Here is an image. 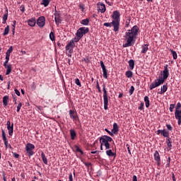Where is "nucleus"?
<instances>
[{"instance_id":"50","label":"nucleus","mask_w":181,"mask_h":181,"mask_svg":"<svg viewBox=\"0 0 181 181\" xmlns=\"http://www.w3.org/2000/svg\"><path fill=\"white\" fill-rule=\"evenodd\" d=\"M105 131L108 133V134L111 136H114V134L112 133V132H110L107 129H105Z\"/></svg>"},{"instance_id":"17","label":"nucleus","mask_w":181,"mask_h":181,"mask_svg":"<svg viewBox=\"0 0 181 181\" xmlns=\"http://www.w3.org/2000/svg\"><path fill=\"white\" fill-rule=\"evenodd\" d=\"M105 153H106L107 156H108L110 158V157H114V158L116 157V153H113L112 149L108 148L107 150H106Z\"/></svg>"},{"instance_id":"25","label":"nucleus","mask_w":181,"mask_h":181,"mask_svg":"<svg viewBox=\"0 0 181 181\" xmlns=\"http://www.w3.org/2000/svg\"><path fill=\"white\" fill-rule=\"evenodd\" d=\"M7 129H8V135L12 136L13 133V123L11 126H8Z\"/></svg>"},{"instance_id":"46","label":"nucleus","mask_w":181,"mask_h":181,"mask_svg":"<svg viewBox=\"0 0 181 181\" xmlns=\"http://www.w3.org/2000/svg\"><path fill=\"white\" fill-rule=\"evenodd\" d=\"M22 105H22L21 103H20L18 105L17 109H16V112H20V110L21 109Z\"/></svg>"},{"instance_id":"23","label":"nucleus","mask_w":181,"mask_h":181,"mask_svg":"<svg viewBox=\"0 0 181 181\" xmlns=\"http://www.w3.org/2000/svg\"><path fill=\"white\" fill-rule=\"evenodd\" d=\"M175 117L176 119H181V110H175Z\"/></svg>"},{"instance_id":"8","label":"nucleus","mask_w":181,"mask_h":181,"mask_svg":"<svg viewBox=\"0 0 181 181\" xmlns=\"http://www.w3.org/2000/svg\"><path fill=\"white\" fill-rule=\"evenodd\" d=\"M163 84V81H160V79H156L154 82L150 84L149 90H151L156 87L160 86V85Z\"/></svg>"},{"instance_id":"1","label":"nucleus","mask_w":181,"mask_h":181,"mask_svg":"<svg viewBox=\"0 0 181 181\" xmlns=\"http://www.w3.org/2000/svg\"><path fill=\"white\" fill-rule=\"evenodd\" d=\"M139 29L138 25H134L131 30H127L124 38L126 40V43L123 44V47H129L133 45V41L134 38L138 36V32Z\"/></svg>"},{"instance_id":"61","label":"nucleus","mask_w":181,"mask_h":181,"mask_svg":"<svg viewBox=\"0 0 181 181\" xmlns=\"http://www.w3.org/2000/svg\"><path fill=\"white\" fill-rule=\"evenodd\" d=\"M100 153V151H98L97 150L95 151H91L90 153L91 154H98Z\"/></svg>"},{"instance_id":"38","label":"nucleus","mask_w":181,"mask_h":181,"mask_svg":"<svg viewBox=\"0 0 181 181\" xmlns=\"http://www.w3.org/2000/svg\"><path fill=\"white\" fill-rule=\"evenodd\" d=\"M12 52H13V47H10L7 50L6 55L11 57V54L12 53Z\"/></svg>"},{"instance_id":"57","label":"nucleus","mask_w":181,"mask_h":181,"mask_svg":"<svg viewBox=\"0 0 181 181\" xmlns=\"http://www.w3.org/2000/svg\"><path fill=\"white\" fill-rule=\"evenodd\" d=\"M84 165L86 167H90L92 165V163H84Z\"/></svg>"},{"instance_id":"5","label":"nucleus","mask_w":181,"mask_h":181,"mask_svg":"<svg viewBox=\"0 0 181 181\" xmlns=\"http://www.w3.org/2000/svg\"><path fill=\"white\" fill-rule=\"evenodd\" d=\"M33 150H35V145L31 144V143H28L25 146V151L29 157L33 156L35 154Z\"/></svg>"},{"instance_id":"56","label":"nucleus","mask_w":181,"mask_h":181,"mask_svg":"<svg viewBox=\"0 0 181 181\" xmlns=\"http://www.w3.org/2000/svg\"><path fill=\"white\" fill-rule=\"evenodd\" d=\"M126 146H127V151H128V153L131 155L132 153H131L130 146L128 144H127Z\"/></svg>"},{"instance_id":"53","label":"nucleus","mask_w":181,"mask_h":181,"mask_svg":"<svg viewBox=\"0 0 181 181\" xmlns=\"http://www.w3.org/2000/svg\"><path fill=\"white\" fill-rule=\"evenodd\" d=\"M20 11L22 12V13H24L25 9V6H21L20 7Z\"/></svg>"},{"instance_id":"7","label":"nucleus","mask_w":181,"mask_h":181,"mask_svg":"<svg viewBox=\"0 0 181 181\" xmlns=\"http://www.w3.org/2000/svg\"><path fill=\"white\" fill-rule=\"evenodd\" d=\"M112 19L115 21L117 22L118 25L119 26L120 25V13L118 11H115L112 13Z\"/></svg>"},{"instance_id":"44","label":"nucleus","mask_w":181,"mask_h":181,"mask_svg":"<svg viewBox=\"0 0 181 181\" xmlns=\"http://www.w3.org/2000/svg\"><path fill=\"white\" fill-rule=\"evenodd\" d=\"M96 88L98 89V93H101V88L100 86L98 81H96Z\"/></svg>"},{"instance_id":"3","label":"nucleus","mask_w":181,"mask_h":181,"mask_svg":"<svg viewBox=\"0 0 181 181\" xmlns=\"http://www.w3.org/2000/svg\"><path fill=\"white\" fill-rule=\"evenodd\" d=\"M112 138L108 136H103L100 138V143L102 146H105V150L110 149V145L109 142H112Z\"/></svg>"},{"instance_id":"20","label":"nucleus","mask_w":181,"mask_h":181,"mask_svg":"<svg viewBox=\"0 0 181 181\" xmlns=\"http://www.w3.org/2000/svg\"><path fill=\"white\" fill-rule=\"evenodd\" d=\"M141 54H146L148 50V45L144 44L141 47Z\"/></svg>"},{"instance_id":"48","label":"nucleus","mask_w":181,"mask_h":181,"mask_svg":"<svg viewBox=\"0 0 181 181\" xmlns=\"http://www.w3.org/2000/svg\"><path fill=\"white\" fill-rule=\"evenodd\" d=\"M144 109V103L141 102L140 106L139 107V110H143Z\"/></svg>"},{"instance_id":"4","label":"nucleus","mask_w":181,"mask_h":181,"mask_svg":"<svg viewBox=\"0 0 181 181\" xmlns=\"http://www.w3.org/2000/svg\"><path fill=\"white\" fill-rule=\"evenodd\" d=\"M103 100H104V109L105 110H108V93L106 89V85L103 83Z\"/></svg>"},{"instance_id":"64","label":"nucleus","mask_w":181,"mask_h":181,"mask_svg":"<svg viewBox=\"0 0 181 181\" xmlns=\"http://www.w3.org/2000/svg\"><path fill=\"white\" fill-rule=\"evenodd\" d=\"M104 25L106 26L107 28H109V23H104Z\"/></svg>"},{"instance_id":"54","label":"nucleus","mask_w":181,"mask_h":181,"mask_svg":"<svg viewBox=\"0 0 181 181\" xmlns=\"http://www.w3.org/2000/svg\"><path fill=\"white\" fill-rule=\"evenodd\" d=\"M163 130H161V129H158L156 131V134L157 135H160V134H163Z\"/></svg>"},{"instance_id":"49","label":"nucleus","mask_w":181,"mask_h":181,"mask_svg":"<svg viewBox=\"0 0 181 181\" xmlns=\"http://www.w3.org/2000/svg\"><path fill=\"white\" fill-rule=\"evenodd\" d=\"M180 108H181V103H180V102H178V103L175 107V110H180Z\"/></svg>"},{"instance_id":"39","label":"nucleus","mask_w":181,"mask_h":181,"mask_svg":"<svg viewBox=\"0 0 181 181\" xmlns=\"http://www.w3.org/2000/svg\"><path fill=\"white\" fill-rule=\"evenodd\" d=\"M75 149H76V152H79V153H81L82 155L83 154V150H81V149L78 147V146L76 145V146H75Z\"/></svg>"},{"instance_id":"45","label":"nucleus","mask_w":181,"mask_h":181,"mask_svg":"<svg viewBox=\"0 0 181 181\" xmlns=\"http://www.w3.org/2000/svg\"><path fill=\"white\" fill-rule=\"evenodd\" d=\"M9 60H10V56L6 54V61L4 63V65L8 64Z\"/></svg>"},{"instance_id":"22","label":"nucleus","mask_w":181,"mask_h":181,"mask_svg":"<svg viewBox=\"0 0 181 181\" xmlns=\"http://www.w3.org/2000/svg\"><path fill=\"white\" fill-rule=\"evenodd\" d=\"M168 91V83L163 85V86H161V90L160 92V94H164L165 93H166Z\"/></svg>"},{"instance_id":"62","label":"nucleus","mask_w":181,"mask_h":181,"mask_svg":"<svg viewBox=\"0 0 181 181\" xmlns=\"http://www.w3.org/2000/svg\"><path fill=\"white\" fill-rule=\"evenodd\" d=\"M133 181H138L136 175H133Z\"/></svg>"},{"instance_id":"13","label":"nucleus","mask_w":181,"mask_h":181,"mask_svg":"<svg viewBox=\"0 0 181 181\" xmlns=\"http://www.w3.org/2000/svg\"><path fill=\"white\" fill-rule=\"evenodd\" d=\"M54 21L57 25H59L60 23H62V19L60 18V14L57 11H56L54 12Z\"/></svg>"},{"instance_id":"51","label":"nucleus","mask_w":181,"mask_h":181,"mask_svg":"<svg viewBox=\"0 0 181 181\" xmlns=\"http://www.w3.org/2000/svg\"><path fill=\"white\" fill-rule=\"evenodd\" d=\"M69 181H74L71 173L69 175Z\"/></svg>"},{"instance_id":"40","label":"nucleus","mask_w":181,"mask_h":181,"mask_svg":"<svg viewBox=\"0 0 181 181\" xmlns=\"http://www.w3.org/2000/svg\"><path fill=\"white\" fill-rule=\"evenodd\" d=\"M103 77L105 79H107L108 78L107 69L103 70Z\"/></svg>"},{"instance_id":"9","label":"nucleus","mask_w":181,"mask_h":181,"mask_svg":"<svg viewBox=\"0 0 181 181\" xmlns=\"http://www.w3.org/2000/svg\"><path fill=\"white\" fill-rule=\"evenodd\" d=\"M97 11L98 12H100L101 13H104L106 11L105 4L101 2H98L96 4Z\"/></svg>"},{"instance_id":"41","label":"nucleus","mask_w":181,"mask_h":181,"mask_svg":"<svg viewBox=\"0 0 181 181\" xmlns=\"http://www.w3.org/2000/svg\"><path fill=\"white\" fill-rule=\"evenodd\" d=\"M49 38L52 41L55 40V36H54V33L53 32H51L49 33Z\"/></svg>"},{"instance_id":"33","label":"nucleus","mask_w":181,"mask_h":181,"mask_svg":"<svg viewBox=\"0 0 181 181\" xmlns=\"http://www.w3.org/2000/svg\"><path fill=\"white\" fill-rule=\"evenodd\" d=\"M170 52H171L174 60H176V59L177 58V54L175 51H174L173 49H170Z\"/></svg>"},{"instance_id":"26","label":"nucleus","mask_w":181,"mask_h":181,"mask_svg":"<svg viewBox=\"0 0 181 181\" xmlns=\"http://www.w3.org/2000/svg\"><path fill=\"white\" fill-rule=\"evenodd\" d=\"M70 135H71V139L74 141V139H75V138L76 137V132H75L74 129L70 130Z\"/></svg>"},{"instance_id":"63","label":"nucleus","mask_w":181,"mask_h":181,"mask_svg":"<svg viewBox=\"0 0 181 181\" xmlns=\"http://www.w3.org/2000/svg\"><path fill=\"white\" fill-rule=\"evenodd\" d=\"M178 120V125H181V119H177Z\"/></svg>"},{"instance_id":"35","label":"nucleus","mask_w":181,"mask_h":181,"mask_svg":"<svg viewBox=\"0 0 181 181\" xmlns=\"http://www.w3.org/2000/svg\"><path fill=\"white\" fill-rule=\"evenodd\" d=\"M166 144L169 148L172 147V139L170 137L166 139Z\"/></svg>"},{"instance_id":"12","label":"nucleus","mask_w":181,"mask_h":181,"mask_svg":"<svg viewBox=\"0 0 181 181\" xmlns=\"http://www.w3.org/2000/svg\"><path fill=\"white\" fill-rule=\"evenodd\" d=\"M113 26V31L115 32H118L119 29V25H118V23L115 21H112V23H109V28H112Z\"/></svg>"},{"instance_id":"29","label":"nucleus","mask_w":181,"mask_h":181,"mask_svg":"<svg viewBox=\"0 0 181 181\" xmlns=\"http://www.w3.org/2000/svg\"><path fill=\"white\" fill-rule=\"evenodd\" d=\"M41 158H42V160H43L44 163L45 165H47L48 164V160H47L45 154L43 152L41 153Z\"/></svg>"},{"instance_id":"15","label":"nucleus","mask_w":181,"mask_h":181,"mask_svg":"<svg viewBox=\"0 0 181 181\" xmlns=\"http://www.w3.org/2000/svg\"><path fill=\"white\" fill-rule=\"evenodd\" d=\"M1 136H2L3 141H4V145L6 146V147H7L8 142L6 136L5 130H4V129H1Z\"/></svg>"},{"instance_id":"55","label":"nucleus","mask_w":181,"mask_h":181,"mask_svg":"<svg viewBox=\"0 0 181 181\" xmlns=\"http://www.w3.org/2000/svg\"><path fill=\"white\" fill-rule=\"evenodd\" d=\"M166 127H167V129H169V130H170V131L173 130V127H172L171 124H167Z\"/></svg>"},{"instance_id":"27","label":"nucleus","mask_w":181,"mask_h":181,"mask_svg":"<svg viewBox=\"0 0 181 181\" xmlns=\"http://www.w3.org/2000/svg\"><path fill=\"white\" fill-rule=\"evenodd\" d=\"M8 100H9V97L8 95H6L3 98V105L4 106L8 105Z\"/></svg>"},{"instance_id":"28","label":"nucleus","mask_w":181,"mask_h":181,"mask_svg":"<svg viewBox=\"0 0 181 181\" xmlns=\"http://www.w3.org/2000/svg\"><path fill=\"white\" fill-rule=\"evenodd\" d=\"M144 102H145L146 108H148L150 106V100H149V98L148 96L144 97Z\"/></svg>"},{"instance_id":"47","label":"nucleus","mask_w":181,"mask_h":181,"mask_svg":"<svg viewBox=\"0 0 181 181\" xmlns=\"http://www.w3.org/2000/svg\"><path fill=\"white\" fill-rule=\"evenodd\" d=\"M175 104H171L170 105V108H169V110H170V111L171 112H173V110L175 109Z\"/></svg>"},{"instance_id":"60","label":"nucleus","mask_w":181,"mask_h":181,"mask_svg":"<svg viewBox=\"0 0 181 181\" xmlns=\"http://www.w3.org/2000/svg\"><path fill=\"white\" fill-rule=\"evenodd\" d=\"M172 179H173V181H176L174 173H172Z\"/></svg>"},{"instance_id":"14","label":"nucleus","mask_w":181,"mask_h":181,"mask_svg":"<svg viewBox=\"0 0 181 181\" xmlns=\"http://www.w3.org/2000/svg\"><path fill=\"white\" fill-rule=\"evenodd\" d=\"M4 66L6 69V76H8V74L12 72V65L6 64Z\"/></svg>"},{"instance_id":"31","label":"nucleus","mask_w":181,"mask_h":181,"mask_svg":"<svg viewBox=\"0 0 181 181\" xmlns=\"http://www.w3.org/2000/svg\"><path fill=\"white\" fill-rule=\"evenodd\" d=\"M90 23V20L88 18L83 19L81 21V23L83 25H88Z\"/></svg>"},{"instance_id":"6","label":"nucleus","mask_w":181,"mask_h":181,"mask_svg":"<svg viewBox=\"0 0 181 181\" xmlns=\"http://www.w3.org/2000/svg\"><path fill=\"white\" fill-rule=\"evenodd\" d=\"M170 76L169 70H168V65L166 64L164 66V69L162 72V77L160 78V80L163 81V83L165 82L166 79H168V76Z\"/></svg>"},{"instance_id":"42","label":"nucleus","mask_w":181,"mask_h":181,"mask_svg":"<svg viewBox=\"0 0 181 181\" xmlns=\"http://www.w3.org/2000/svg\"><path fill=\"white\" fill-rule=\"evenodd\" d=\"M75 84L79 87H81V83L78 79V78H76L75 79Z\"/></svg>"},{"instance_id":"36","label":"nucleus","mask_w":181,"mask_h":181,"mask_svg":"<svg viewBox=\"0 0 181 181\" xmlns=\"http://www.w3.org/2000/svg\"><path fill=\"white\" fill-rule=\"evenodd\" d=\"M132 76H133V73L131 71H126V77L127 78H132Z\"/></svg>"},{"instance_id":"19","label":"nucleus","mask_w":181,"mask_h":181,"mask_svg":"<svg viewBox=\"0 0 181 181\" xmlns=\"http://www.w3.org/2000/svg\"><path fill=\"white\" fill-rule=\"evenodd\" d=\"M154 158H155V160L158 163H160V153H158V151H157L154 153Z\"/></svg>"},{"instance_id":"30","label":"nucleus","mask_w":181,"mask_h":181,"mask_svg":"<svg viewBox=\"0 0 181 181\" xmlns=\"http://www.w3.org/2000/svg\"><path fill=\"white\" fill-rule=\"evenodd\" d=\"M9 31H10L9 25H7V26L4 28V33H3V35H4V36L8 35V33H9Z\"/></svg>"},{"instance_id":"18","label":"nucleus","mask_w":181,"mask_h":181,"mask_svg":"<svg viewBox=\"0 0 181 181\" xmlns=\"http://www.w3.org/2000/svg\"><path fill=\"white\" fill-rule=\"evenodd\" d=\"M69 115H70V118L72 119L74 121L76 120L78 117L77 114H75L74 110H69Z\"/></svg>"},{"instance_id":"59","label":"nucleus","mask_w":181,"mask_h":181,"mask_svg":"<svg viewBox=\"0 0 181 181\" xmlns=\"http://www.w3.org/2000/svg\"><path fill=\"white\" fill-rule=\"evenodd\" d=\"M13 154L14 158H19V154H18L16 153H13Z\"/></svg>"},{"instance_id":"32","label":"nucleus","mask_w":181,"mask_h":181,"mask_svg":"<svg viewBox=\"0 0 181 181\" xmlns=\"http://www.w3.org/2000/svg\"><path fill=\"white\" fill-rule=\"evenodd\" d=\"M162 136L164 137H166L167 139L170 138L169 137V132H168L165 129H163Z\"/></svg>"},{"instance_id":"11","label":"nucleus","mask_w":181,"mask_h":181,"mask_svg":"<svg viewBox=\"0 0 181 181\" xmlns=\"http://www.w3.org/2000/svg\"><path fill=\"white\" fill-rule=\"evenodd\" d=\"M46 19L44 16H40L37 19V25H38L39 28H42L45 25Z\"/></svg>"},{"instance_id":"43","label":"nucleus","mask_w":181,"mask_h":181,"mask_svg":"<svg viewBox=\"0 0 181 181\" xmlns=\"http://www.w3.org/2000/svg\"><path fill=\"white\" fill-rule=\"evenodd\" d=\"M134 90H135L134 86H132L129 90V93L130 95H132L134 93Z\"/></svg>"},{"instance_id":"10","label":"nucleus","mask_w":181,"mask_h":181,"mask_svg":"<svg viewBox=\"0 0 181 181\" xmlns=\"http://www.w3.org/2000/svg\"><path fill=\"white\" fill-rule=\"evenodd\" d=\"M75 47L76 44L74 42V41L70 40L69 42L66 44V49L69 51V53L72 54Z\"/></svg>"},{"instance_id":"24","label":"nucleus","mask_w":181,"mask_h":181,"mask_svg":"<svg viewBox=\"0 0 181 181\" xmlns=\"http://www.w3.org/2000/svg\"><path fill=\"white\" fill-rule=\"evenodd\" d=\"M128 63H129L130 70H133L134 69V66H135L134 60L130 59V60H129Z\"/></svg>"},{"instance_id":"21","label":"nucleus","mask_w":181,"mask_h":181,"mask_svg":"<svg viewBox=\"0 0 181 181\" xmlns=\"http://www.w3.org/2000/svg\"><path fill=\"white\" fill-rule=\"evenodd\" d=\"M28 23L30 26L34 27L36 23V20L35 18H32L28 21Z\"/></svg>"},{"instance_id":"16","label":"nucleus","mask_w":181,"mask_h":181,"mask_svg":"<svg viewBox=\"0 0 181 181\" xmlns=\"http://www.w3.org/2000/svg\"><path fill=\"white\" fill-rule=\"evenodd\" d=\"M119 131V126L117 123H114L112 125V134H117Z\"/></svg>"},{"instance_id":"52","label":"nucleus","mask_w":181,"mask_h":181,"mask_svg":"<svg viewBox=\"0 0 181 181\" xmlns=\"http://www.w3.org/2000/svg\"><path fill=\"white\" fill-rule=\"evenodd\" d=\"M15 30H16V25L12 24V32L13 35L15 34Z\"/></svg>"},{"instance_id":"58","label":"nucleus","mask_w":181,"mask_h":181,"mask_svg":"<svg viewBox=\"0 0 181 181\" xmlns=\"http://www.w3.org/2000/svg\"><path fill=\"white\" fill-rule=\"evenodd\" d=\"M15 93H16V95H17L18 96L21 95V93H20V92H19V90L18 89L15 90Z\"/></svg>"},{"instance_id":"2","label":"nucleus","mask_w":181,"mask_h":181,"mask_svg":"<svg viewBox=\"0 0 181 181\" xmlns=\"http://www.w3.org/2000/svg\"><path fill=\"white\" fill-rule=\"evenodd\" d=\"M89 32V28L87 27H81L79 28L78 30L76 33V37L71 40L73 42H78L84 35H87Z\"/></svg>"},{"instance_id":"34","label":"nucleus","mask_w":181,"mask_h":181,"mask_svg":"<svg viewBox=\"0 0 181 181\" xmlns=\"http://www.w3.org/2000/svg\"><path fill=\"white\" fill-rule=\"evenodd\" d=\"M8 9H6V13L4 15V16L2 18L3 23H6V22L8 19Z\"/></svg>"},{"instance_id":"37","label":"nucleus","mask_w":181,"mask_h":181,"mask_svg":"<svg viewBox=\"0 0 181 181\" xmlns=\"http://www.w3.org/2000/svg\"><path fill=\"white\" fill-rule=\"evenodd\" d=\"M50 3V0H42V5L45 6V7H47L49 6Z\"/></svg>"}]
</instances>
